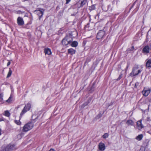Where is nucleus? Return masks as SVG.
<instances>
[{"mask_svg":"<svg viewBox=\"0 0 151 151\" xmlns=\"http://www.w3.org/2000/svg\"><path fill=\"white\" fill-rule=\"evenodd\" d=\"M12 97L11 96L6 101V102L8 103L10 102L11 101H12Z\"/></svg>","mask_w":151,"mask_h":151,"instance_id":"b1692460","label":"nucleus"},{"mask_svg":"<svg viewBox=\"0 0 151 151\" xmlns=\"http://www.w3.org/2000/svg\"><path fill=\"white\" fill-rule=\"evenodd\" d=\"M76 50L73 48H70L68 50V53L72 55L75 53Z\"/></svg>","mask_w":151,"mask_h":151,"instance_id":"4468645a","label":"nucleus"},{"mask_svg":"<svg viewBox=\"0 0 151 151\" xmlns=\"http://www.w3.org/2000/svg\"><path fill=\"white\" fill-rule=\"evenodd\" d=\"M109 136V134L107 133H105L103 136V137L104 138H106Z\"/></svg>","mask_w":151,"mask_h":151,"instance_id":"5701e85b","label":"nucleus"},{"mask_svg":"<svg viewBox=\"0 0 151 151\" xmlns=\"http://www.w3.org/2000/svg\"><path fill=\"white\" fill-rule=\"evenodd\" d=\"M151 92V88H149L144 87L142 91V93L145 96H147Z\"/></svg>","mask_w":151,"mask_h":151,"instance_id":"20e7f679","label":"nucleus"},{"mask_svg":"<svg viewBox=\"0 0 151 151\" xmlns=\"http://www.w3.org/2000/svg\"><path fill=\"white\" fill-rule=\"evenodd\" d=\"M150 101H151V99H150Z\"/></svg>","mask_w":151,"mask_h":151,"instance_id":"f704fd0d","label":"nucleus"},{"mask_svg":"<svg viewBox=\"0 0 151 151\" xmlns=\"http://www.w3.org/2000/svg\"><path fill=\"white\" fill-rule=\"evenodd\" d=\"M44 52L45 55H50L52 54L51 50L48 48H45L44 50Z\"/></svg>","mask_w":151,"mask_h":151,"instance_id":"9b49d317","label":"nucleus"},{"mask_svg":"<svg viewBox=\"0 0 151 151\" xmlns=\"http://www.w3.org/2000/svg\"><path fill=\"white\" fill-rule=\"evenodd\" d=\"M126 124L128 126H133L134 124V122L131 120H128L127 121Z\"/></svg>","mask_w":151,"mask_h":151,"instance_id":"2eb2a0df","label":"nucleus"},{"mask_svg":"<svg viewBox=\"0 0 151 151\" xmlns=\"http://www.w3.org/2000/svg\"><path fill=\"white\" fill-rule=\"evenodd\" d=\"M49 151H55V150H54V149H51L50 150H49Z\"/></svg>","mask_w":151,"mask_h":151,"instance_id":"7c9ffc66","label":"nucleus"},{"mask_svg":"<svg viewBox=\"0 0 151 151\" xmlns=\"http://www.w3.org/2000/svg\"><path fill=\"white\" fill-rule=\"evenodd\" d=\"M27 111H28V110H27L25 108H24L20 113L19 120L21 119L22 116L25 113H26Z\"/></svg>","mask_w":151,"mask_h":151,"instance_id":"dca6fc26","label":"nucleus"},{"mask_svg":"<svg viewBox=\"0 0 151 151\" xmlns=\"http://www.w3.org/2000/svg\"><path fill=\"white\" fill-rule=\"evenodd\" d=\"M1 134V129H0V135Z\"/></svg>","mask_w":151,"mask_h":151,"instance_id":"72a5a7b5","label":"nucleus"},{"mask_svg":"<svg viewBox=\"0 0 151 151\" xmlns=\"http://www.w3.org/2000/svg\"><path fill=\"white\" fill-rule=\"evenodd\" d=\"M149 47L147 45L145 46L142 50L143 52L146 53H149Z\"/></svg>","mask_w":151,"mask_h":151,"instance_id":"f8f14e48","label":"nucleus"},{"mask_svg":"<svg viewBox=\"0 0 151 151\" xmlns=\"http://www.w3.org/2000/svg\"><path fill=\"white\" fill-rule=\"evenodd\" d=\"M14 122L18 125H20L22 123L19 120H15L14 121Z\"/></svg>","mask_w":151,"mask_h":151,"instance_id":"4be33fe9","label":"nucleus"},{"mask_svg":"<svg viewBox=\"0 0 151 151\" xmlns=\"http://www.w3.org/2000/svg\"><path fill=\"white\" fill-rule=\"evenodd\" d=\"M146 67L151 68V59H147L146 60Z\"/></svg>","mask_w":151,"mask_h":151,"instance_id":"ddd939ff","label":"nucleus"},{"mask_svg":"<svg viewBox=\"0 0 151 151\" xmlns=\"http://www.w3.org/2000/svg\"><path fill=\"white\" fill-rule=\"evenodd\" d=\"M78 43L77 41H74L72 42L71 45L73 47H76L78 46Z\"/></svg>","mask_w":151,"mask_h":151,"instance_id":"f3484780","label":"nucleus"},{"mask_svg":"<svg viewBox=\"0 0 151 151\" xmlns=\"http://www.w3.org/2000/svg\"><path fill=\"white\" fill-rule=\"evenodd\" d=\"M33 127V124L32 122L25 124L23 127L22 131L23 132H27L32 129Z\"/></svg>","mask_w":151,"mask_h":151,"instance_id":"f03ea898","label":"nucleus"},{"mask_svg":"<svg viewBox=\"0 0 151 151\" xmlns=\"http://www.w3.org/2000/svg\"><path fill=\"white\" fill-rule=\"evenodd\" d=\"M143 137V135L142 134H140L137 137L136 139L138 141H140L142 139Z\"/></svg>","mask_w":151,"mask_h":151,"instance_id":"6ab92c4d","label":"nucleus"},{"mask_svg":"<svg viewBox=\"0 0 151 151\" xmlns=\"http://www.w3.org/2000/svg\"><path fill=\"white\" fill-rule=\"evenodd\" d=\"M137 126L138 129L139 130H141L143 128V126L142 124V120H140L137 122Z\"/></svg>","mask_w":151,"mask_h":151,"instance_id":"1a4fd4ad","label":"nucleus"},{"mask_svg":"<svg viewBox=\"0 0 151 151\" xmlns=\"http://www.w3.org/2000/svg\"><path fill=\"white\" fill-rule=\"evenodd\" d=\"M147 121H150V117H148L147 118Z\"/></svg>","mask_w":151,"mask_h":151,"instance_id":"c756f323","label":"nucleus"},{"mask_svg":"<svg viewBox=\"0 0 151 151\" xmlns=\"http://www.w3.org/2000/svg\"><path fill=\"white\" fill-rule=\"evenodd\" d=\"M15 149L14 145H9L6 147L2 148L0 151H12Z\"/></svg>","mask_w":151,"mask_h":151,"instance_id":"7ed1b4c3","label":"nucleus"},{"mask_svg":"<svg viewBox=\"0 0 151 151\" xmlns=\"http://www.w3.org/2000/svg\"><path fill=\"white\" fill-rule=\"evenodd\" d=\"M71 42L70 37H66L63 39L62 41V44L64 45H66L69 44Z\"/></svg>","mask_w":151,"mask_h":151,"instance_id":"39448f33","label":"nucleus"},{"mask_svg":"<svg viewBox=\"0 0 151 151\" xmlns=\"http://www.w3.org/2000/svg\"><path fill=\"white\" fill-rule=\"evenodd\" d=\"M10 63H11L9 61L7 63V66H9L10 64Z\"/></svg>","mask_w":151,"mask_h":151,"instance_id":"c85d7f7f","label":"nucleus"},{"mask_svg":"<svg viewBox=\"0 0 151 151\" xmlns=\"http://www.w3.org/2000/svg\"><path fill=\"white\" fill-rule=\"evenodd\" d=\"M99 148L100 150L103 151L105 149V145L102 142H100L99 145Z\"/></svg>","mask_w":151,"mask_h":151,"instance_id":"9d476101","label":"nucleus"},{"mask_svg":"<svg viewBox=\"0 0 151 151\" xmlns=\"http://www.w3.org/2000/svg\"><path fill=\"white\" fill-rule=\"evenodd\" d=\"M142 70V68L139 69V67L138 65H135L133 68L132 72L130 73L131 76H137L140 73Z\"/></svg>","mask_w":151,"mask_h":151,"instance_id":"f257e3e1","label":"nucleus"},{"mask_svg":"<svg viewBox=\"0 0 151 151\" xmlns=\"http://www.w3.org/2000/svg\"><path fill=\"white\" fill-rule=\"evenodd\" d=\"M3 95L2 94H0V98L2 100L3 99Z\"/></svg>","mask_w":151,"mask_h":151,"instance_id":"bb28decb","label":"nucleus"},{"mask_svg":"<svg viewBox=\"0 0 151 151\" xmlns=\"http://www.w3.org/2000/svg\"><path fill=\"white\" fill-rule=\"evenodd\" d=\"M31 104L29 103H28L25 105L24 108H25L27 110L29 111L30 109V108H31Z\"/></svg>","mask_w":151,"mask_h":151,"instance_id":"a211bd4d","label":"nucleus"},{"mask_svg":"<svg viewBox=\"0 0 151 151\" xmlns=\"http://www.w3.org/2000/svg\"><path fill=\"white\" fill-rule=\"evenodd\" d=\"M105 35V32L103 30H100L96 36V38L99 40L102 39Z\"/></svg>","mask_w":151,"mask_h":151,"instance_id":"423d86ee","label":"nucleus"},{"mask_svg":"<svg viewBox=\"0 0 151 151\" xmlns=\"http://www.w3.org/2000/svg\"><path fill=\"white\" fill-rule=\"evenodd\" d=\"M134 49V47L133 46H132V47L131 48V50H132Z\"/></svg>","mask_w":151,"mask_h":151,"instance_id":"473e14b6","label":"nucleus"},{"mask_svg":"<svg viewBox=\"0 0 151 151\" xmlns=\"http://www.w3.org/2000/svg\"><path fill=\"white\" fill-rule=\"evenodd\" d=\"M17 23L19 26L23 25L24 24V21L22 18L19 17L17 19Z\"/></svg>","mask_w":151,"mask_h":151,"instance_id":"0eeeda50","label":"nucleus"},{"mask_svg":"<svg viewBox=\"0 0 151 151\" xmlns=\"http://www.w3.org/2000/svg\"><path fill=\"white\" fill-rule=\"evenodd\" d=\"M86 2V0H83V1H82L81 2V4L83 5L85 4Z\"/></svg>","mask_w":151,"mask_h":151,"instance_id":"393cba45","label":"nucleus"},{"mask_svg":"<svg viewBox=\"0 0 151 151\" xmlns=\"http://www.w3.org/2000/svg\"><path fill=\"white\" fill-rule=\"evenodd\" d=\"M44 10L42 9H40L39 10H38L35 11L36 13L40 17V18L42 17L43 14Z\"/></svg>","mask_w":151,"mask_h":151,"instance_id":"6e6552de","label":"nucleus"},{"mask_svg":"<svg viewBox=\"0 0 151 151\" xmlns=\"http://www.w3.org/2000/svg\"><path fill=\"white\" fill-rule=\"evenodd\" d=\"M4 115L7 117H9L10 116V114L8 111H4Z\"/></svg>","mask_w":151,"mask_h":151,"instance_id":"412c9836","label":"nucleus"},{"mask_svg":"<svg viewBox=\"0 0 151 151\" xmlns=\"http://www.w3.org/2000/svg\"><path fill=\"white\" fill-rule=\"evenodd\" d=\"M122 75H120L119 77L117 78V80H120L122 78Z\"/></svg>","mask_w":151,"mask_h":151,"instance_id":"a878e982","label":"nucleus"},{"mask_svg":"<svg viewBox=\"0 0 151 151\" xmlns=\"http://www.w3.org/2000/svg\"><path fill=\"white\" fill-rule=\"evenodd\" d=\"M66 0V4L68 3L71 0Z\"/></svg>","mask_w":151,"mask_h":151,"instance_id":"cd10ccee","label":"nucleus"},{"mask_svg":"<svg viewBox=\"0 0 151 151\" xmlns=\"http://www.w3.org/2000/svg\"><path fill=\"white\" fill-rule=\"evenodd\" d=\"M12 71L11 69L10 68H9V72L8 73L6 78H9V77H10L12 75Z\"/></svg>","mask_w":151,"mask_h":151,"instance_id":"aec40b11","label":"nucleus"},{"mask_svg":"<svg viewBox=\"0 0 151 151\" xmlns=\"http://www.w3.org/2000/svg\"><path fill=\"white\" fill-rule=\"evenodd\" d=\"M128 65H127V67H126V71H127V70L128 68Z\"/></svg>","mask_w":151,"mask_h":151,"instance_id":"2f4dec72","label":"nucleus"}]
</instances>
